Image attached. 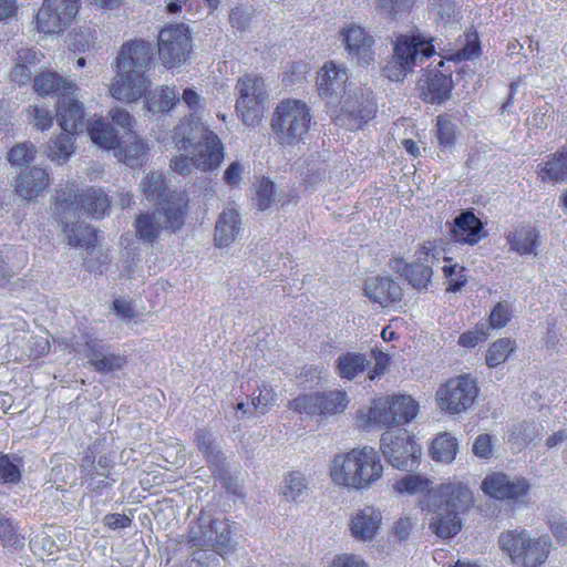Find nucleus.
Instances as JSON below:
<instances>
[{"instance_id":"obj_46","label":"nucleus","mask_w":567,"mask_h":567,"mask_svg":"<svg viewBox=\"0 0 567 567\" xmlns=\"http://www.w3.org/2000/svg\"><path fill=\"white\" fill-rule=\"evenodd\" d=\"M489 337V329L486 323L480 322L473 329L460 334L457 344L462 348L473 349L485 342Z\"/></svg>"},{"instance_id":"obj_2","label":"nucleus","mask_w":567,"mask_h":567,"mask_svg":"<svg viewBox=\"0 0 567 567\" xmlns=\"http://www.w3.org/2000/svg\"><path fill=\"white\" fill-rule=\"evenodd\" d=\"M111 208V202L105 192L100 188L87 187L79 190L75 182L55 190L52 204L53 214L63 226L68 244L72 247H81L92 250L97 244V231L86 224L70 225L66 220L71 217L84 215L101 219Z\"/></svg>"},{"instance_id":"obj_10","label":"nucleus","mask_w":567,"mask_h":567,"mask_svg":"<svg viewBox=\"0 0 567 567\" xmlns=\"http://www.w3.org/2000/svg\"><path fill=\"white\" fill-rule=\"evenodd\" d=\"M498 545L512 563L539 567L547 560L551 543L548 536L530 537L524 529H511L499 535Z\"/></svg>"},{"instance_id":"obj_44","label":"nucleus","mask_w":567,"mask_h":567,"mask_svg":"<svg viewBox=\"0 0 567 567\" xmlns=\"http://www.w3.org/2000/svg\"><path fill=\"white\" fill-rule=\"evenodd\" d=\"M0 540L4 547L17 549L24 546V536L20 535L17 525L4 516H0Z\"/></svg>"},{"instance_id":"obj_63","label":"nucleus","mask_w":567,"mask_h":567,"mask_svg":"<svg viewBox=\"0 0 567 567\" xmlns=\"http://www.w3.org/2000/svg\"><path fill=\"white\" fill-rule=\"evenodd\" d=\"M412 528H413V523H412L411 518L401 517L395 522L392 532H393V535L399 540H404L409 537Z\"/></svg>"},{"instance_id":"obj_20","label":"nucleus","mask_w":567,"mask_h":567,"mask_svg":"<svg viewBox=\"0 0 567 567\" xmlns=\"http://www.w3.org/2000/svg\"><path fill=\"white\" fill-rule=\"evenodd\" d=\"M348 403L347 392L334 390L299 395L289 402V408L298 413L328 416L343 412Z\"/></svg>"},{"instance_id":"obj_56","label":"nucleus","mask_w":567,"mask_h":567,"mask_svg":"<svg viewBox=\"0 0 567 567\" xmlns=\"http://www.w3.org/2000/svg\"><path fill=\"white\" fill-rule=\"evenodd\" d=\"M245 168L239 162H231L224 172L223 179L229 186H238Z\"/></svg>"},{"instance_id":"obj_59","label":"nucleus","mask_w":567,"mask_h":567,"mask_svg":"<svg viewBox=\"0 0 567 567\" xmlns=\"http://www.w3.org/2000/svg\"><path fill=\"white\" fill-rule=\"evenodd\" d=\"M372 354L375 360V364L373 369L369 371L370 380H373L377 377L381 375L385 371L390 362L389 355L380 350H372Z\"/></svg>"},{"instance_id":"obj_37","label":"nucleus","mask_w":567,"mask_h":567,"mask_svg":"<svg viewBox=\"0 0 567 567\" xmlns=\"http://www.w3.org/2000/svg\"><path fill=\"white\" fill-rule=\"evenodd\" d=\"M76 135L62 131L49 142L47 156L52 162L65 163L75 151Z\"/></svg>"},{"instance_id":"obj_4","label":"nucleus","mask_w":567,"mask_h":567,"mask_svg":"<svg viewBox=\"0 0 567 567\" xmlns=\"http://www.w3.org/2000/svg\"><path fill=\"white\" fill-rule=\"evenodd\" d=\"M153 48L150 42L134 39L124 42L114 62L115 76L110 94L117 101H138L151 86L146 76L153 64Z\"/></svg>"},{"instance_id":"obj_38","label":"nucleus","mask_w":567,"mask_h":567,"mask_svg":"<svg viewBox=\"0 0 567 567\" xmlns=\"http://www.w3.org/2000/svg\"><path fill=\"white\" fill-rule=\"evenodd\" d=\"M457 449L456 437L443 432L433 439L430 446V455L436 462L451 463L456 456Z\"/></svg>"},{"instance_id":"obj_32","label":"nucleus","mask_w":567,"mask_h":567,"mask_svg":"<svg viewBox=\"0 0 567 567\" xmlns=\"http://www.w3.org/2000/svg\"><path fill=\"white\" fill-rule=\"evenodd\" d=\"M145 91L142 97L145 99L146 109L154 113H168L173 110L178 101L175 87L162 85L155 91Z\"/></svg>"},{"instance_id":"obj_36","label":"nucleus","mask_w":567,"mask_h":567,"mask_svg":"<svg viewBox=\"0 0 567 567\" xmlns=\"http://www.w3.org/2000/svg\"><path fill=\"white\" fill-rule=\"evenodd\" d=\"M369 361L365 355L357 352H347L338 357L336 370L341 379L353 380L365 371Z\"/></svg>"},{"instance_id":"obj_51","label":"nucleus","mask_w":567,"mask_h":567,"mask_svg":"<svg viewBox=\"0 0 567 567\" xmlns=\"http://www.w3.org/2000/svg\"><path fill=\"white\" fill-rule=\"evenodd\" d=\"M21 481V471L11 462L8 454L0 455V482L2 484H18Z\"/></svg>"},{"instance_id":"obj_23","label":"nucleus","mask_w":567,"mask_h":567,"mask_svg":"<svg viewBox=\"0 0 567 567\" xmlns=\"http://www.w3.org/2000/svg\"><path fill=\"white\" fill-rule=\"evenodd\" d=\"M56 120L62 131L79 134L84 127V105L74 95L58 100Z\"/></svg>"},{"instance_id":"obj_24","label":"nucleus","mask_w":567,"mask_h":567,"mask_svg":"<svg viewBox=\"0 0 567 567\" xmlns=\"http://www.w3.org/2000/svg\"><path fill=\"white\" fill-rule=\"evenodd\" d=\"M347 82V70L338 66L332 61L327 62L318 73V93L322 99L342 96L346 92Z\"/></svg>"},{"instance_id":"obj_1","label":"nucleus","mask_w":567,"mask_h":567,"mask_svg":"<svg viewBox=\"0 0 567 567\" xmlns=\"http://www.w3.org/2000/svg\"><path fill=\"white\" fill-rule=\"evenodd\" d=\"M399 494H425L431 498V481L422 475L408 474L394 484ZM433 497L437 499V514L430 522V528L440 538L447 539L462 529V516L474 506L475 499L468 485L456 478L441 483Z\"/></svg>"},{"instance_id":"obj_41","label":"nucleus","mask_w":567,"mask_h":567,"mask_svg":"<svg viewBox=\"0 0 567 567\" xmlns=\"http://www.w3.org/2000/svg\"><path fill=\"white\" fill-rule=\"evenodd\" d=\"M444 261L446 264L443 266L442 270L447 280L446 291L457 292L467 282L466 269L458 264H452V257H444Z\"/></svg>"},{"instance_id":"obj_62","label":"nucleus","mask_w":567,"mask_h":567,"mask_svg":"<svg viewBox=\"0 0 567 567\" xmlns=\"http://www.w3.org/2000/svg\"><path fill=\"white\" fill-rule=\"evenodd\" d=\"M330 567H368V565L354 555L344 554L337 556Z\"/></svg>"},{"instance_id":"obj_54","label":"nucleus","mask_w":567,"mask_h":567,"mask_svg":"<svg viewBox=\"0 0 567 567\" xmlns=\"http://www.w3.org/2000/svg\"><path fill=\"white\" fill-rule=\"evenodd\" d=\"M276 395L272 389L264 385L259 389V394L252 400V404L260 413H265L267 408L275 402Z\"/></svg>"},{"instance_id":"obj_35","label":"nucleus","mask_w":567,"mask_h":567,"mask_svg":"<svg viewBox=\"0 0 567 567\" xmlns=\"http://www.w3.org/2000/svg\"><path fill=\"white\" fill-rule=\"evenodd\" d=\"M511 249L519 255L533 254L539 244V235L532 226H522L507 235Z\"/></svg>"},{"instance_id":"obj_22","label":"nucleus","mask_w":567,"mask_h":567,"mask_svg":"<svg viewBox=\"0 0 567 567\" xmlns=\"http://www.w3.org/2000/svg\"><path fill=\"white\" fill-rule=\"evenodd\" d=\"M450 235L455 243L474 246L486 236V231L483 221L473 210L467 209L454 218Z\"/></svg>"},{"instance_id":"obj_6","label":"nucleus","mask_w":567,"mask_h":567,"mask_svg":"<svg viewBox=\"0 0 567 567\" xmlns=\"http://www.w3.org/2000/svg\"><path fill=\"white\" fill-rule=\"evenodd\" d=\"M419 409L409 394L382 395L373 399L367 411L357 413V424L361 429L402 426L416 417Z\"/></svg>"},{"instance_id":"obj_28","label":"nucleus","mask_w":567,"mask_h":567,"mask_svg":"<svg viewBox=\"0 0 567 567\" xmlns=\"http://www.w3.org/2000/svg\"><path fill=\"white\" fill-rule=\"evenodd\" d=\"M50 184L49 173L40 167H32L19 174L16 192L24 199L37 198Z\"/></svg>"},{"instance_id":"obj_60","label":"nucleus","mask_w":567,"mask_h":567,"mask_svg":"<svg viewBox=\"0 0 567 567\" xmlns=\"http://www.w3.org/2000/svg\"><path fill=\"white\" fill-rule=\"evenodd\" d=\"M183 3L185 11L189 13H197L202 3L207 7L209 12H213L218 8L219 0H183Z\"/></svg>"},{"instance_id":"obj_47","label":"nucleus","mask_w":567,"mask_h":567,"mask_svg":"<svg viewBox=\"0 0 567 567\" xmlns=\"http://www.w3.org/2000/svg\"><path fill=\"white\" fill-rule=\"evenodd\" d=\"M34 155L35 150L33 144L24 142L10 148L8 159L12 165L27 166L33 161Z\"/></svg>"},{"instance_id":"obj_58","label":"nucleus","mask_w":567,"mask_h":567,"mask_svg":"<svg viewBox=\"0 0 567 567\" xmlns=\"http://www.w3.org/2000/svg\"><path fill=\"white\" fill-rule=\"evenodd\" d=\"M380 6L386 9L392 16L405 10H410L416 0H379Z\"/></svg>"},{"instance_id":"obj_18","label":"nucleus","mask_w":567,"mask_h":567,"mask_svg":"<svg viewBox=\"0 0 567 567\" xmlns=\"http://www.w3.org/2000/svg\"><path fill=\"white\" fill-rule=\"evenodd\" d=\"M79 9V0H43L35 14V29L44 34L62 33L71 27Z\"/></svg>"},{"instance_id":"obj_50","label":"nucleus","mask_w":567,"mask_h":567,"mask_svg":"<svg viewBox=\"0 0 567 567\" xmlns=\"http://www.w3.org/2000/svg\"><path fill=\"white\" fill-rule=\"evenodd\" d=\"M306 488L307 483L303 475L299 472H291L286 478L282 494L287 499L297 501Z\"/></svg>"},{"instance_id":"obj_27","label":"nucleus","mask_w":567,"mask_h":567,"mask_svg":"<svg viewBox=\"0 0 567 567\" xmlns=\"http://www.w3.org/2000/svg\"><path fill=\"white\" fill-rule=\"evenodd\" d=\"M33 89L40 96H58V100L75 95L76 85L53 71L41 72L33 79Z\"/></svg>"},{"instance_id":"obj_42","label":"nucleus","mask_w":567,"mask_h":567,"mask_svg":"<svg viewBox=\"0 0 567 567\" xmlns=\"http://www.w3.org/2000/svg\"><path fill=\"white\" fill-rule=\"evenodd\" d=\"M435 128L436 137L441 147L450 148L454 146L457 140V130L449 114L443 113L437 115Z\"/></svg>"},{"instance_id":"obj_5","label":"nucleus","mask_w":567,"mask_h":567,"mask_svg":"<svg viewBox=\"0 0 567 567\" xmlns=\"http://www.w3.org/2000/svg\"><path fill=\"white\" fill-rule=\"evenodd\" d=\"M381 456L371 446L353 447L338 453L331 461V481L347 489L364 491L375 485L383 476Z\"/></svg>"},{"instance_id":"obj_61","label":"nucleus","mask_w":567,"mask_h":567,"mask_svg":"<svg viewBox=\"0 0 567 567\" xmlns=\"http://www.w3.org/2000/svg\"><path fill=\"white\" fill-rule=\"evenodd\" d=\"M194 442L199 451L205 455H209L213 452L212 435L208 431L198 430L195 433Z\"/></svg>"},{"instance_id":"obj_52","label":"nucleus","mask_w":567,"mask_h":567,"mask_svg":"<svg viewBox=\"0 0 567 567\" xmlns=\"http://www.w3.org/2000/svg\"><path fill=\"white\" fill-rule=\"evenodd\" d=\"M511 320L509 308L506 303L497 302L491 311L487 327L488 329H501Z\"/></svg>"},{"instance_id":"obj_29","label":"nucleus","mask_w":567,"mask_h":567,"mask_svg":"<svg viewBox=\"0 0 567 567\" xmlns=\"http://www.w3.org/2000/svg\"><path fill=\"white\" fill-rule=\"evenodd\" d=\"M381 520V513L372 506H367L352 517L350 530L357 539L372 540L380 528Z\"/></svg>"},{"instance_id":"obj_64","label":"nucleus","mask_w":567,"mask_h":567,"mask_svg":"<svg viewBox=\"0 0 567 567\" xmlns=\"http://www.w3.org/2000/svg\"><path fill=\"white\" fill-rule=\"evenodd\" d=\"M309 71L308 64L305 62H295L290 69L285 73L284 81L286 83H293L296 79L307 74Z\"/></svg>"},{"instance_id":"obj_14","label":"nucleus","mask_w":567,"mask_h":567,"mask_svg":"<svg viewBox=\"0 0 567 567\" xmlns=\"http://www.w3.org/2000/svg\"><path fill=\"white\" fill-rule=\"evenodd\" d=\"M112 121L123 132L120 146L113 150L115 156L131 168H140L145 165L148 159L150 147L134 131V117L126 110L116 109L112 113Z\"/></svg>"},{"instance_id":"obj_19","label":"nucleus","mask_w":567,"mask_h":567,"mask_svg":"<svg viewBox=\"0 0 567 567\" xmlns=\"http://www.w3.org/2000/svg\"><path fill=\"white\" fill-rule=\"evenodd\" d=\"M481 488L491 498L522 505L528 502L530 484L525 477L511 480L503 472H492L483 478Z\"/></svg>"},{"instance_id":"obj_11","label":"nucleus","mask_w":567,"mask_h":567,"mask_svg":"<svg viewBox=\"0 0 567 567\" xmlns=\"http://www.w3.org/2000/svg\"><path fill=\"white\" fill-rule=\"evenodd\" d=\"M186 544L194 553L207 548L214 549L219 555L234 550L231 540V526L227 519H209L198 517L188 528Z\"/></svg>"},{"instance_id":"obj_49","label":"nucleus","mask_w":567,"mask_h":567,"mask_svg":"<svg viewBox=\"0 0 567 567\" xmlns=\"http://www.w3.org/2000/svg\"><path fill=\"white\" fill-rule=\"evenodd\" d=\"M275 185L268 177H262L256 187V205L259 210H266L274 202Z\"/></svg>"},{"instance_id":"obj_55","label":"nucleus","mask_w":567,"mask_h":567,"mask_svg":"<svg viewBox=\"0 0 567 567\" xmlns=\"http://www.w3.org/2000/svg\"><path fill=\"white\" fill-rule=\"evenodd\" d=\"M103 524L110 529H124L132 525V518L125 514L112 513L106 514L103 518Z\"/></svg>"},{"instance_id":"obj_3","label":"nucleus","mask_w":567,"mask_h":567,"mask_svg":"<svg viewBox=\"0 0 567 567\" xmlns=\"http://www.w3.org/2000/svg\"><path fill=\"white\" fill-rule=\"evenodd\" d=\"M169 138L178 151L193 150L192 156L176 155L171 159L169 167L176 174L186 176L194 168L213 172L225 158V147L219 136L193 115L181 120Z\"/></svg>"},{"instance_id":"obj_30","label":"nucleus","mask_w":567,"mask_h":567,"mask_svg":"<svg viewBox=\"0 0 567 567\" xmlns=\"http://www.w3.org/2000/svg\"><path fill=\"white\" fill-rule=\"evenodd\" d=\"M537 174L544 183L560 184L567 182V144L540 163Z\"/></svg>"},{"instance_id":"obj_13","label":"nucleus","mask_w":567,"mask_h":567,"mask_svg":"<svg viewBox=\"0 0 567 567\" xmlns=\"http://www.w3.org/2000/svg\"><path fill=\"white\" fill-rule=\"evenodd\" d=\"M453 74L454 70L444 56L439 63L424 68L416 84L419 97L425 104L442 105L446 103L452 97L455 87Z\"/></svg>"},{"instance_id":"obj_8","label":"nucleus","mask_w":567,"mask_h":567,"mask_svg":"<svg viewBox=\"0 0 567 567\" xmlns=\"http://www.w3.org/2000/svg\"><path fill=\"white\" fill-rule=\"evenodd\" d=\"M435 54L434 38H425L420 32L400 34L393 43V59L383 68V75L391 81H402Z\"/></svg>"},{"instance_id":"obj_12","label":"nucleus","mask_w":567,"mask_h":567,"mask_svg":"<svg viewBox=\"0 0 567 567\" xmlns=\"http://www.w3.org/2000/svg\"><path fill=\"white\" fill-rule=\"evenodd\" d=\"M236 112L247 126H258L265 115L268 92L264 79L256 74H246L236 83Z\"/></svg>"},{"instance_id":"obj_34","label":"nucleus","mask_w":567,"mask_h":567,"mask_svg":"<svg viewBox=\"0 0 567 567\" xmlns=\"http://www.w3.org/2000/svg\"><path fill=\"white\" fill-rule=\"evenodd\" d=\"M136 238L143 243L153 245L161 236L165 224L162 225L156 218L155 212H144L136 216L134 220Z\"/></svg>"},{"instance_id":"obj_39","label":"nucleus","mask_w":567,"mask_h":567,"mask_svg":"<svg viewBox=\"0 0 567 567\" xmlns=\"http://www.w3.org/2000/svg\"><path fill=\"white\" fill-rule=\"evenodd\" d=\"M482 52L481 40L476 30L471 29L464 33V43L460 50L443 55L449 62H462L477 58Z\"/></svg>"},{"instance_id":"obj_45","label":"nucleus","mask_w":567,"mask_h":567,"mask_svg":"<svg viewBox=\"0 0 567 567\" xmlns=\"http://www.w3.org/2000/svg\"><path fill=\"white\" fill-rule=\"evenodd\" d=\"M377 106L373 102L367 101L358 105L357 110L349 111L346 116L349 120V130H359L368 121L375 116Z\"/></svg>"},{"instance_id":"obj_53","label":"nucleus","mask_w":567,"mask_h":567,"mask_svg":"<svg viewBox=\"0 0 567 567\" xmlns=\"http://www.w3.org/2000/svg\"><path fill=\"white\" fill-rule=\"evenodd\" d=\"M473 453L481 458H489L493 454V441L489 434H480L473 444Z\"/></svg>"},{"instance_id":"obj_7","label":"nucleus","mask_w":567,"mask_h":567,"mask_svg":"<svg viewBox=\"0 0 567 567\" xmlns=\"http://www.w3.org/2000/svg\"><path fill=\"white\" fill-rule=\"evenodd\" d=\"M142 193L147 200L156 202L161 206L165 226L171 233L183 228L189 210V199L184 193L168 189L164 174L147 173L142 181Z\"/></svg>"},{"instance_id":"obj_26","label":"nucleus","mask_w":567,"mask_h":567,"mask_svg":"<svg viewBox=\"0 0 567 567\" xmlns=\"http://www.w3.org/2000/svg\"><path fill=\"white\" fill-rule=\"evenodd\" d=\"M114 111L110 112L111 117ZM120 130L112 120L111 123H107L102 117H92L86 122V132L91 141L105 151L115 150L120 146L121 138H123V135H120Z\"/></svg>"},{"instance_id":"obj_25","label":"nucleus","mask_w":567,"mask_h":567,"mask_svg":"<svg viewBox=\"0 0 567 567\" xmlns=\"http://www.w3.org/2000/svg\"><path fill=\"white\" fill-rule=\"evenodd\" d=\"M364 295L375 303L388 307L401 301L400 285L388 277H371L364 282Z\"/></svg>"},{"instance_id":"obj_21","label":"nucleus","mask_w":567,"mask_h":567,"mask_svg":"<svg viewBox=\"0 0 567 567\" xmlns=\"http://www.w3.org/2000/svg\"><path fill=\"white\" fill-rule=\"evenodd\" d=\"M342 41L349 54L360 65H369L374 61V40L363 28L352 24L341 32Z\"/></svg>"},{"instance_id":"obj_57","label":"nucleus","mask_w":567,"mask_h":567,"mask_svg":"<svg viewBox=\"0 0 567 567\" xmlns=\"http://www.w3.org/2000/svg\"><path fill=\"white\" fill-rule=\"evenodd\" d=\"M32 72L30 66L17 60L14 66L10 72L11 81L18 84H27L31 81Z\"/></svg>"},{"instance_id":"obj_16","label":"nucleus","mask_w":567,"mask_h":567,"mask_svg":"<svg viewBox=\"0 0 567 567\" xmlns=\"http://www.w3.org/2000/svg\"><path fill=\"white\" fill-rule=\"evenodd\" d=\"M158 56L168 70L184 64L192 53V37L185 24H168L157 38Z\"/></svg>"},{"instance_id":"obj_31","label":"nucleus","mask_w":567,"mask_h":567,"mask_svg":"<svg viewBox=\"0 0 567 567\" xmlns=\"http://www.w3.org/2000/svg\"><path fill=\"white\" fill-rule=\"evenodd\" d=\"M84 347L89 352L91 365L97 372L105 373L120 370L126 363V358L124 355L113 353L103 354L102 347L97 340H86Z\"/></svg>"},{"instance_id":"obj_33","label":"nucleus","mask_w":567,"mask_h":567,"mask_svg":"<svg viewBox=\"0 0 567 567\" xmlns=\"http://www.w3.org/2000/svg\"><path fill=\"white\" fill-rule=\"evenodd\" d=\"M240 217L237 210H224L216 223L215 244L218 247L229 246L239 230Z\"/></svg>"},{"instance_id":"obj_15","label":"nucleus","mask_w":567,"mask_h":567,"mask_svg":"<svg viewBox=\"0 0 567 567\" xmlns=\"http://www.w3.org/2000/svg\"><path fill=\"white\" fill-rule=\"evenodd\" d=\"M380 451L386 462L398 470L417 466L422 454L414 435L404 429L383 433L380 440Z\"/></svg>"},{"instance_id":"obj_48","label":"nucleus","mask_w":567,"mask_h":567,"mask_svg":"<svg viewBox=\"0 0 567 567\" xmlns=\"http://www.w3.org/2000/svg\"><path fill=\"white\" fill-rule=\"evenodd\" d=\"M29 117L32 120L33 127L38 131L44 132L52 127L54 116L51 112L39 105H30L27 110Z\"/></svg>"},{"instance_id":"obj_43","label":"nucleus","mask_w":567,"mask_h":567,"mask_svg":"<svg viewBox=\"0 0 567 567\" xmlns=\"http://www.w3.org/2000/svg\"><path fill=\"white\" fill-rule=\"evenodd\" d=\"M402 275L409 284L417 290H421L427 287L432 277V269L423 264H406L403 268Z\"/></svg>"},{"instance_id":"obj_9","label":"nucleus","mask_w":567,"mask_h":567,"mask_svg":"<svg viewBox=\"0 0 567 567\" xmlns=\"http://www.w3.org/2000/svg\"><path fill=\"white\" fill-rule=\"evenodd\" d=\"M311 122L312 115L306 102L284 99L274 111L271 128L281 145H297L307 136Z\"/></svg>"},{"instance_id":"obj_17","label":"nucleus","mask_w":567,"mask_h":567,"mask_svg":"<svg viewBox=\"0 0 567 567\" xmlns=\"http://www.w3.org/2000/svg\"><path fill=\"white\" fill-rule=\"evenodd\" d=\"M476 380L470 374L449 379L436 391L439 408L449 414H460L471 408L477 398Z\"/></svg>"},{"instance_id":"obj_40","label":"nucleus","mask_w":567,"mask_h":567,"mask_svg":"<svg viewBox=\"0 0 567 567\" xmlns=\"http://www.w3.org/2000/svg\"><path fill=\"white\" fill-rule=\"evenodd\" d=\"M516 350V343L509 338H501L492 342L486 352V364L489 368L498 367Z\"/></svg>"}]
</instances>
